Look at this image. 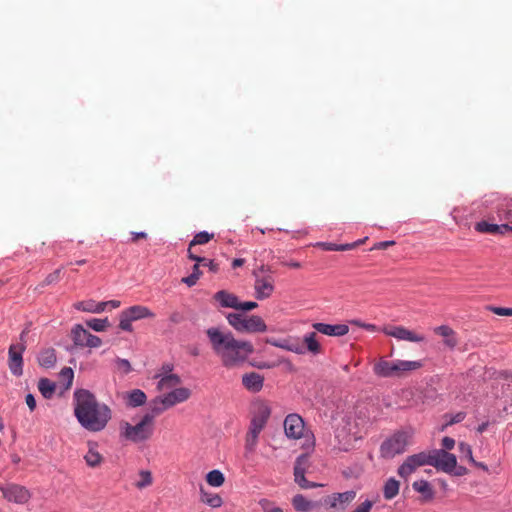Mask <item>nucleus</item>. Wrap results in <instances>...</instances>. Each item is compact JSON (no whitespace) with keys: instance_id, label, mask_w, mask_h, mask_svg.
I'll return each instance as SVG.
<instances>
[{"instance_id":"1","label":"nucleus","mask_w":512,"mask_h":512,"mask_svg":"<svg viewBox=\"0 0 512 512\" xmlns=\"http://www.w3.org/2000/svg\"><path fill=\"white\" fill-rule=\"evenodd\" d=\"M213 352L220 358L226 368H233L243 364L249 355L254 352L253 345L248 341L235 339L231 332H224L217 327L206 330Z\"/></svg>"},{"instance_id":"2","label":"nucleus","mask_w":512,"mask_h":512,"mask_svg":"<svg viewBox=\"0 0 512 512\" xmlns=\"http://www.w3.org/2000/svg\"><path fill=\"white\" fill-rule=\"evenodd\" d=\"M74 402L75 417L80 425L90 432L102 431L112 418L110 407L99 402L89 390H76Z\"/></svg>"},{"instance_id":"3","label":"nucleus","mask_w":512,"mask_h":512,"mask_svg":"<svg viewBox=\"0 0 512 512\" xmlns=\"http://www.w3.org/2000/svg\"><path fill=\"white\" fill-rule=\"evenodd\" d=\"M423 367L421 360H394L389 361L380 358L373 365V372L375 375L382 378H404L412 371L418 370Z\"/></svg>"},{"instance_id":"4","label":"nucleus","mask_w":512,"mask_h":512,"mask_svg":"<svg viewBox=\"0 0 512 512\" xmlns=\"http://www.w3.org/2000/svg\"><path fill=\"white\" fill-rule=\"evenodd\" d=\"M413 431L399 430L387 438L380 446V455L385 459H392L396 455L402 454L411 444Z\"/></svg>"},{"instance_id":"5","label":"nucleus","mask_w":512,"mask_h":512,"mask_svg":"<svg viewBox=\"0 0 512 512\" xmlns=\"http://www.w3.org/2000/svg\"><path fill=\"white\" fill-rule=\"evenodd\" d=\"M152 416H143L142 419L135 425L128 422L120 424V435L134 443L143 442L148 440L153 434Z\"/></svg>"},{"instance_id":"6","label":"nucleus","mask_w":512,"mask_h":512,"mask_svg":"<svg viewBox=\"0 0 512 512\" xmlns=\"http://www.w3.org/2000/svg\"><path fill=\"white\" fill-rule=\"evenodd\" d=\"M228 323L238 332L256 333L265 332L267 326L260 316L252 315L244 317L241 314L230 313L227 316Z\"/></svg>"},{"instance_id":"7","label":"nucleus","mask_w":512,"mask_h":512,"mask_svg":"<svg viewBox=\"0 0 512 512\" xmlns=\"http://www.w3.org/2000/svg\"><path fill=\"white\" fill-rule=\"evenodd\" d=\"M429 465L446 473H451L456 469L457 459L454 454L448 453L443 449L428 451Z\"/></svg>"},{"instance_id":"8","label":"nucleus","mask_w":512,"mask_h":512,"mask_svg":"<svg viewBox=\"0 0 512 512\" xmlns=\"http://www.w3.org/2000/svg\"><path fill=\"white\" fill-rule=\"evenodd\" d=\"M355 498L356 492L354 490L333 493L323 499V505L329 510L344 511Z\"/></svg>"},{"instance_id":"9","label":"nucleus","mask_w":512,"mask_h":512,"mask_svg":"<svg viewBox=\"0 0 512 512\" xmlns=\"http://www.w3.org/2000/svg\"><path fill=\"white\" fill-rule=\"evenodd\" d=\"M428 451L408 456L398 468V474L402 478L410 476L418 467L429 465Z\"/></svg>"},{"instance_id":"10","label":"nucleus","mask_w":512,"mask_h":512,"mask_svg":"<svg viewBox=\"0 0 512 512\" xmlns=\"http://www.w3.org/2000/svg\"><path fill=\"white\" fill-rule=\"evenodd\" d=\"M71 333L72 340L76 346H87L90 348H97L102 344V340L98 336L91 334L81 325H76L72 329Z\"/></svg>"},{"instance_id":"11","label":"nucleus","mask_w":512,"mask_h":512,"mask_svg":"<svg viewBox=\"0 0 512 512\" xmlns=\"http://www.w3.org/2000/svg\"><path fill=\"white\" fill-rule=\"evenodd\" d=\"M26 349V345L23 343L12 344L8 351V366L11 373L15 376H21L23 374V358L22 354Z\"/></svg>"},{"instance_id":"12","label":"nucleus","mask_w":512,"mask_h":512,"mask_svg":"<svg viewBox=\"0 0 512 512\" xmlns=\"http://www.w3.org/2000/svg\"><path fill=\"white\" fill-rule=\"evenodd\" d=\"M0 490L6 500L16 504H26L31 498L30 491L18 484H9L4 488H0Z\"/></svg>"},{"instance_id":"13","label":"nucleus","mask_w":512,"mask_h":512,"mask_svg":"<svg viewBox=\"0 0 512 512\" xmlns=\"http://www.w3.org/2000/svg\"><path fill=\"white\" fill-rule=\"evenodd\" d=\"M382 332L398 340L409 342H423L425 340L423 335L417 334L403 326H385L382 328Z\"/></svg>"},{"instance_id":"14","label":"nucleus","mask_w":512,"mask_h":512,"mask_svg":"<svg viewBox=\"0 0 512 512\" xmlns=\"http://www.w3.org/2000/svg\"><path fill=\"white\" fill-rule=\"evenodd\" d=\"M284 431L290 439H300L304 432V421L298 414H289L284 420Z\"/></svg>"},{"instance_id":"15","label":"nucleus","mask_w":512,"mask_h":512,"mask_svg":"<svg viewBox=\"0 0 512 512\" xmlns=\"http://www.w3.org/2000/svg\"><path fill=\"white\" fill-rule=\"evenodd\" d=\"M254 289L258 300L267 299L274 292V279L271 276L257 277Z\"/></svg>"},{"instance_id":"16","label":"nucleus","mask_w":512,"mask_h":512,"mask_svg":"<svg viewBox=\"0 0 512 512\" xmlns=\"http://www.w3.org/2000/svg\"><path fill=\"white\" fill-rule=\"evenodd\" d=\"M213 238H214V234L213 233H208L206 231H202V232L197 233L194 236V238L191 240L190 244H189V247H188V257L191 260L195 261V262H204V261H206V258L198 256L193 251V248L196 245L206 244V243H208Z\"/></svg>"},{"instance_id":"17","label":"nucleus","mask_w":512,"mask_h":512,"mask_svg":"<svg viewBox=\"0 0 512 512\" xmlns=\"http://www.w3.org/2000/svg\"><path fill=\"white\" fill-rule=\"evenodd\" d=\"M191 396L190 389L186 387H177L167 394L163 395L166 406L169 408L187 401Z\"/></svg>"},{"instance_id":"18","label":"nucleus","mask_w":512,"mask_h":512,"mask_svg":"<svg viewBox=\"0 0 512 512\" xmlns=\"http://www.w3.org/2000/svg\"><path fill=\"white\" fill-rule=\"evenodd\" d=\"M312 326L317 332L328 336H344L349 332V327L346 324L314 323Z\"/></svg>"},{"instance_id":"19","label":"nucleus","mask_w":512,"mask_h":512,"mask_svg":"<svg viewBox=\"0 0 512 512\" xmlns=\"http://www.w3.org/2000/svg\"><path fill=\"white\" fill-rule=\"evenodd\" d=\"M264 384V377L257 372L245 373L242 376V385L248 391L257 393L262 390Z\"/></svg>"},{"instance_id":"20","label":"nucleus","mask_w":512,"mask_h":512,"mask_svg":"<svg viewBox=\"0 0 512 512\" xmlns=\"http://www.w3.org/2000/svg\"><path fill=\"white\" fill-rule=\"evenodd\" d=\"M475 230L480 233L488 234H506L512 232V226L509 224H490L486 221L476 223Z\"/></svg>"},{"instance_id":"21","label":"nucleus","mask_w":512,"mask_h":512,"mask_svg":"<svg viewBox=\"0 0 512 512\" xmlns=\"http://www.w3.org/2000/svg\"><path fill=\"white\" fill-rule=\"evenodd\" d=\"M154 378L159 379L157 383V389L159 391L173 390L181 383V379L177 374L164 375L157 373Z\"/></svg>"},{"instance_id":"22","label":"nucleus","mask_w":512,"mask_h":512,"mask_svg":"<svg viewBox=\"0 0 512 512\" xmlns=\"http://www.w3.org/2000/svg\"><path fill=\"white\" fill-rule=\"evenodd\" d=\"M269 416L270 408L266 404L260 403L257 406V410L253 418L251 419L250 425L263 430L269 419Z\"/></svg>"},{"instance_id":"23","label":"nucleus","mask_w":512,"mask_h":512,"mask_svg":"<svg viewBox=\"0 0 512 512\" xmlns=\"http://www.w3.org/2000/svg\"><path fill=\"white\" fill-rule=\"evenodd\" d=\"M214 299L217 302H219V304L222 307L233 308L236 310L239 309L240 301H239L238 297L226 290H221V291H218L217 293H215Z\"/></svg>"},{"instance_id":"24","label":"nucleus","mask_w":512,"mask_h":512,"mask_svg":"<svg viewBox=\"0 0 512 512\" xmlns=\"http://www.w3.org/2000/svg\"><path fill=\"white\" fill-rule=\"evenodd\" d=\"M124 310L133 321L155 317V314L148 307L142 305H134Z\"/></svg>"},{"instance_id":"25","label":"nucleus","mask_w":512,"mask_h":512,"mask_svg":"<svg viewBox=\"0 0 512 512\" xmlns=\"http://www.w3.org/2000/svg\"><path fill=\"white\" fill-rule=\"evenodd\" d=\"M434 332L437 335H440L444 338V343L447 347L452 349L457 345L458 341L455 336V332L449 326H446V325L438 326L434 329Z\"/></svg>"},{"instance_id":"26","label":"nucleus","mask_w":512,"mask_h":512,"mask_svg":"<svg viewBox=\"0 0 512 512\" xmlns=\"http://www.w3.org/2000/svg\"><path fill=\"white\" fill-rule=\"evenodd\" d=\"M96 447L97 445L95 443H89L88 452L84 456L86 464L92 468L98 467L103 461V457Z\"/></svg>"},{"instance_id":"27","label":"nucleus","mask_w":512,"mask_h":512,"mask_svg":"<svg viewBox=\"0 0 512 512\" xmlns=\"http://www.w3.org/2000/svg\"><path fill=\"white\" fill-rule=\"evenodd\" d=\"M262 429L256 428L254 426L249 427V430L246 434L245 438V450L248 453H253L256 449L258 437L261 433Z\"/></svg>"},{"instance_id":"28","label":"nucleus","mask_w":512,"mask_h":512,"mask_svg":"<svg viewBox=\"0 0 512 512\" xmlns=\"http://www.w3.org/2000/svg\"><path fill=\"white\" fill-rule=\"evenodd\" d=\"M167 409H169V407L166 406L163 395L158 396V397L154 398L153 400H151L150 412L146 413L144 416H152V423H154L155 417L160 415Z\"/></svg>"},{"instance_id":"29","label":"nucleus","mask_w":512,"mask_h":512,"mask_svg":"<svg viewBox=\"0 0 512 512\" xmlns=\"http://www.w3.org/2000/svg\"><path fill=\"white\" fill-rule=\"evenodd\" d=\"M316 337V332H310L304 336L303 343L305 347V352L309 351L314 355L320 354L322 352L321 345L317 341Z\"/></svg>"},{"instance_id":"30","label":"nucleus","mask_w":512,"mask_h":512,"mask_svg":"<svg viewBox=\"0 0 512 512\" xmlns=\"http://www.w3.org/2000/svg\"><path fill=\"white\" fill-rule=\"evenodd\" d=\"M38 363L44 368H51L56 363V353L53 348H47L40 352Z\"/></svg>"},{"instance_id":"31","label":"nucleus","mask_w":512,"mask_h":512,"mask_svg":"<svg viewBox=\"0 0 512 512\" xmlns=\"http://www.w3.org/2000/svg\"><path fill=\"white\" fill-rule=\"evenodd\" d=\"M292 505L298 512H309L316 507V504L307 500L302 494H297L292 499Z\"/></svg>"},{"instance_id":"32","label":"nucleus","mask_w":512,"mask_h":512,"mask_svg":"<svg viewBox=\"0 0 512 512\" xmlns=\"http://www.w3.org/2000/svg\"><path fill=\"white\" fill-rule=\"evenodd\" d=\"M200 500L212 508H219L223 504V500L219 494L207 492L203 488L200 490Z\"/></svg>"},{"instance_id":"33","label":"nucleus","mask_w":512,"mask_h":512,"mask_svg":"<svg viewBox=\"0 0 512 512\" xmlns=\"http://www.w3.org/2000/svg\"><path fill=\"white\" fill-rule=\"evenodd\" d=\"M400 489V483L395 478H389L383 487V496L386 500H391L395 498Z\"/></svg>"},{"instance_id":"34","label":"nucleus","mask_w":512,"mask_h":512,"mask_svg":"<svg viewBox=\"0 0 512 512\" xmlns=\"http://www.w3.org/2000/svg\"><path fill=\"white\" fill-rule=\"evenodd\" d=\"M38 390L46 399H51L55 393L56 385L53 381L47 378H41L38 381Z\"/></svg>"},{"instance_id":"35","label":"nucleus","mask_w":512,"mask_h":512,"mask_svg":"<svg viewBox=\"0 0 512 512\" xmlns=\"http://www.w3.org/2000/svg\"><path fill=\"white\" fill-rule=\"evenodd\" d=\"M338 441V449L341 451H349L353 447V437L346 433L344 430L340 431L336 435Z\"/></svg>"},{"instance_id":"36","label":"nucleus","mask_w":512,"mask_h":512,"mask_svg":"<svg viewBox=\"0 0 512 512\" xmlns=\"http://www.w3.org/2000/svg\"><path fill=\"white\" fill-rule=\"evenodd\" d=\"M146 394L140 389L132 390L128 395V405L131 407H138L146 402Z\"/></svg>"},{"instance_id":"37","label":"nucleus","mask_w":512,"mask_h":512,"mask_svg":"<svg viewBox=\"0 0 512 512\" xmlns=\"http://www.w3.org/2000/svg\"><path fill=\"white\" fill-rule=\"evenodd\" d=\"M270 343L276 347H280L282 349L294 352L296 354H304L305 353L304 345L299 344V343H294V342H289V341H285L283 343H279V342H270Z\"/></svg>"},{"instance_id":"38","label":"nucleus","mask_w":512,"mask_h":512,"mask_svg":"<svg viewBox=\"0 0 512 512\" xmlns=\"http://www.w3.org/2000/svg\"><path fill=\"white\" fill-rule=\"evenodd\" d=\"M206 481L210 486L220 487L223 485L225 478L221 471L212 470L206 475Z\"/></svg>"},{"instance_id":"39","label":"nucleus","mask_w":512,"mask_h":512,"mask_svg":"<svg viewBox=\"0 0 512 512\" xmlns=\"http://www.w3.org/2000/svg\"><path fill=\"white\" fill-rule=\"evenodd\" d=\"M86 325L93 329L94 331L100 332L104 331L106 328L110 326V323L107 318L104 319H90L86 321Z\"/></svg>"},{"instance_id":"40","label":"nucleus","mask_w":512,"mask_h":512,"mask_svg":"<svg viewBox=\"0 0 512 512\" xmlns=\"http://www.w3.org/2000/svg\"><path fill=\"white\" fill-rule=\"evenodd\" d=\"M412 486L415 491L425 495L426 497L431 498L433 496L431 486L425 480L415 481Z\"/></svg>"},{"instance_id":"41","label":"nucleus","mask_w":512,"mask_h":512,"mask_svg":"<svg viewBox=\"0 0 512 512\" xmlns=\"http://www.w3.org/2000/svg\"><path fill=\"white\" fill-rule=\"evenodd\" d=\"M309 466V456L307 454H302L297 457L294 466V473H305L307 467Z\"/></svg>"},{"instance_id":"42","label":"nucleus","mask_w":512,"mask_h":512,"mask_svg":"<svg viewBox=\"0 0 512 512\" xmlns=\"http://www.w3.org/2000/svg\"><path fill=\"white\" fill-rule=\"evenodd\" d=\"M75 309L84 311V312H90V313H96V301L94 300H87V301H80L74 304Z\"/></svg>"},{"instance_id":"43","label":"nucleus","mask_w":512,"mask_h":512,"mask_svg":"<svg viewBox=\"0 0 512 512\" xmlns=\"http://www.w3.org/2000/svg\"><path fill=\"white\" fill-rule=\"evenodd\" d=\"M140 480L136 483V487L139 489L148 487L152 484V474L150 471L142 470L139 473Z\"/></svg>"},{"instance_id":"44","label":"nucleus","mask_w":512,"mask_h":512,"mask_svg":"<svg viewBox=\"0 0 512 512\" xmlns=\"http://www.w3.org/2000/svg\"><path fill=\"white\" fill-rule=\"evenodd\" d=\"M132 322L133 320L130 319L127 312L123 310L119 316V327L124 331L131 332L133 330Z\"/></svg>"},{"instance_id":"45","label":"nucleus","mask_w":512,"mask_h":512,"mask_svg":"<svg viewBox=\"0 0 512 512\" xmlns=\"http://www.w3.org/2000/svg\"><path fill=\"white\" fill-rule=\"evenodd\" d=\"M295 482L303 489L315 488L319 486L316 483L310 482L305 478V473H294Z\"/></svg>"},{"instance_id":"46","label":"nucleus","mask_w":512,"mask_h":512,"mask_svg":"<svg viewBox=\"0 0 512 512\" xmlns=\"http://www.w3.org/2000/svg\"><path fill=\"white\" fill-rule=\"evenodd\" d=\"M61 272H62V269L59 268V269H56L55 271H53L52 273L48 274L46 276V278L44 279V281L39 286L45 287V286H48V285L58 282L61 278Z\"/></svg>"},{"instance_id":"47","label":"nucleus","mask_w":512,"mask_h":512,"mask_svg":"<svg viewBox=\"0 0 512 512\" xmlns=\"http://www.w3.org/2000/svg\"><path fill=\"white\" fill-rule=\"evenodd\" d=\"M263 512H284L282 508L275 506L271 501L267 499H261L259 501Z\"/></svg>"},{"instance_id":"48","label":"nucleus","mask_w":512,"mask_h":512,"mask_svg":"<svg viewBox=\"0 0 512 512\" xmlns=\"http://www.w3.org/2000/svg\"><path fill=\"white\" fill-rule=\"evenodd\" d=\"M60 378L66 381V388L71 387L74 378L73 370L69 367H64L60 372Z\"/></svg>"},{"instance_id":"49","label":"nucleus","mask_w":512,"mask_h":512,"mask_svg":"<svg viewBox=\"0 0 512 512\" xmlns=\"http://www.w3.org/2000/svg\"><path fill=\"white\" fill-rule=\"evenodd\" d=\"M488 309L499 316H512V308L489 306Z\"/></svg>"},{"instance_id":"50","label":"nucleus","mask_w":512,"mask_h":512,"mask_svg":"<svg viewBox=\"0 0 512 512\" xmlns=\"http://www.w3.org/2000/svg\"><path fill=\"white\" fill-rule=\"evenodd\" d=\"M459 450L469 461H473L472 448L469 444L464 442L459 443Z\"/></svg>"},{"instance_id":"51","label":"nucleus","mask_w":512,"mask_h":512,"mask_svg":"<svg viewBox=\"0 0 512 512\" xmlns=\"http://www.w3.org/2000/svg\"><path fill=\"white\" fill-rule=\"evenodd\" d=\"M373 507V502L370 500H365L361 504H359L352 512H370Z\"/></svg>"},{"instance_id":"52","label":"nucleus","mask_w":512,"mask_h":512,"mask_svg":"<svg viewBox=\"0 0 512 512\" xmlns=\"http://www.w3.org/2000/svg\"><path fill=\"white\" fill-rule=\"evenodd\" d=\"M466 414L464 412H458L453 415L450 420L443 426V429L448 425L459 423L465 419Z\"/></svg>"},{"instance_id":"53","label":"nucleus","mask_w":512,"mask_h":512,"mask_svg":"<svg viewBox=\"0 0 512 512\" xmlns=\"http://www.w3.org/2000/svg\"><path fill=\"white\" fill-rule=\"evenodd\" d=\"M117 366L124 373H129L131 371L130 362L126 359H117Z\"/></svg>"},{"instance_id":"54","label":"nucleus","mask_w":512,"mask_h":512,"mask_svg":"<svg viewBox=\"0 0 512 512\" xmlns=\"http://www.w3.org/2000/svg\"><path fill=\"white\" fill-rule=\"evenodd\" d=\"M317 246L321 247L325 251H339V245L330 242H320Z\"/></svg>"},{"instance_id":"55","label":"nucleus","mask_w":512,"mask_h":512,"mask_svg":"<svg viewBox=\"0 0 512 512\" xmlns=\"http://www.w3.org/2000/svg\"><path fill=\"white\" fill-rule=\"evenodd\" d=\"M258 307V304L253 301L239 302V309L244 311H250Z\"/></svg>"},{"instance_id":"56","label":"nucleus","mask_w":512,"mask_h":512,"mask_svg":"<svg viewBox=\"0 0 512 512\" xmlns=\"http://www.w3.org/2000/svg\"><path fill=\"white\" fill-rule=\"evenodd\" d=\"M198 279L199 278H197V274L196 273H191L189 276L184 277L182 279V282H184L189 287H191V286H194L197 283Z\"/></svg>"},{"instance_id":"57","label":"nucleus","mask_w":512,"mask_h":512,"mask_svg":"<svg viewBox=\"0 0 512 512\" xmlns=\"http://www.w3.org/2000/svg\"><path fill=\"white\" fill-rule=\"evenodd\" d=\"M442 446L444 448L443 450H451L455 446V440L446 436L442 439Z\"/></svg>"},{"instance_id":"58","label":"nucleus","mask_w":512,"mask_h":512,"mask_svg":"<svg viewBox=\"0 0 512 512\" xmlns=\"http://www.w3.org/2000/svg\"><path fill=\"white\" fill-rule=\"evenodd\" d=\"M203 266H207L209 271L212 273H217L219 271V265L215 263L213 260H209L206 258V261H204Z\"/></svg>"},{"instance_id":"59","label":"nucleus","mask_w":512,"mask_h":512,"mask_svg":"<svg viewBox=\"0 0 512 512\" xmlns=\"http://www.w3.org/2000/svg\"><path fill=\"white\" fill-rule=\"evenodd\" d=\"M25 402L29 407L30 411H34L36 408V400L32 394H27L25 397Z\"/></svg>"},{"instance_id":"60","label":"nucleus","mask_w":512,"mask_h":512,"mask_svg":"<svg viewBox=\"0 0 512 512\" xmlns=\"http://www.w3.org/2000/svg\"><path fill=\"white\" fill-rule=\"evenodd\" d=\"M507 204H501V207L498 208V216L500 220L508 219L510 211L506 209Z\"/></svg>"},{"instance_id":"61","label":"nucleus","mask_w":512,"mask_h":512,"mask_svg":"<svg viewBox=\"0 0 512 512\" xmlns=\"http://www.w3.org/2000/svg\"><path fill=\"white\" fill-rule=\"evenodd\" d=\"M395 242L394 241H382V242H378L376 243L373 247H372V250L374 249H378V250H381V249H386L392 245H394Z\"/></svg>"},{"instance_id":"62","label":"nucleus","mask_w":512,"mask_h":512,"mask_svg":"<svg viewBox=\"0 0 512 512\" xmlns=\"http://www.w3.org/2000/svg\"><path fill=\"white\" fill-rule=\"evenodd\" d=\"M358 246V242H354V243H351V244H340L339 245V251H346V250H351L355 247Z\"/></svg>"},{"instance_id":"63","label":"nucleus","mask_w":512,"mask_h":512,"mask_svg":"<svg viewBox=\"0 0 512 512\" xmlns=\"http://www.w3.org/2000/svg\"><path fill=\"white\" fill-rule=\"evenodd\" d=\"M147 234L145 232H132V241L136 242L138 239H145Z\"/></svg>"},{"instance_id":"64","label":"nucleus","mask_w":512,"mask_h":512,"mask_svg":"<svg viewBox=\"0 0 512 512\" xmlns=\"http://www.w3.org/2000/svg\"><path fill=\"white\" fill-rule=\"evenodd\" d=\"M245 263V259H242V258H236L232 261V267L233 268H238V267H241L243 266Z\"/></svg>"}]
</instances>
